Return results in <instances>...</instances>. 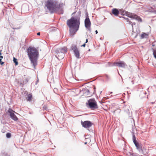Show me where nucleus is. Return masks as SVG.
I'll list each match as a JSON object with an SVG mask.
<instances>
[{
    "label": "nucleus",
    "mask_w": 156,
    "mask_h": 156,
    "mask_svg": "<svg viewBox=\"0 0 156 156\" xmlns=\"http://www.w3.org/2000/svg\"><path fill=\"white\" fill-rule=\"evenodd\" d=\"M80 16L79 17H72L67 21V25L69 27L70 34L73 36L79 30L80 23Z\"/></svg>",
    "instance_id": "f257e3e1"
},
{
    "label": "nucleus",
    "mask_w": 156,
    "mask_h": 156,
    "mask_svg": "<svg viewBox=\"0 0 156 156\" xmlns=\"http://www.w3.org/2000/svg\"><path fill=\"white\" fill-rule=\"evenodd\" d=\"M27 54L31 61V64L35 69L37 65V58L38 55V52L35 48L30 47L27 49Z\"/></svg>",
    "instance_id": "f03ea898"
},
{
    "label": "nucleus",
    "mask_w": 156,
    "mask_h": 156,
    "mask_svg": "<svg viewBox=\"0 0 156 156\" xmlns=\"http://www.w3.org/2000/svg\"><path fill=\"white\" fill-rule=\"evenodd\" d=\"M58 4L56 0H48L45 3V6L51 13L55 12Z\"/></svg>",
    "instance_id": "7ed1b4c3"
},
{
    "label": "nucleus",
    "mask_w": 156,
    "mask_h": 156,
    "mask_svg": "<svg viewBox=\"0 0 156 156\" xmlns=\"http://www.w3.org/2000/svg\"><path fill=\"white\" fill-rule=\"evenodd\" d=\"M120 11H121L122 14V15H125L126 16H127L128 17L136 20L138 21H142V20L141 18L137 16L136 15H135L134 14H132V13H130L128 12H127L125 10L122 9Z\"/></svg>",
    "instance_id": "20e7f679"
},
{
    "label": "nucleus",
    "mask_w": 156,
    "mask_h": 156,
    "mask_svg": "<svg viewBox=\"0 0 156 156\" xmlns=\"http://www.w3.org/2000/svg\"><path fill=\"white\" fill-rule=\"evenodd\" d=\"M133 140L134 144L136 146L137 149L139 152L142 154H144L143 150V149L142 145L137 142L136 138L134 133H132Z\"/></svg>",
    "instance_id": "39448f33"
},
{
    "label": "nucleus",
    "mask_w": 156,
    "mask_h": 156,
    "mask_svg": "<svg viewBox=\"0 0 156 156\" xmlns=\"http://www.w3.org/2000/svg\"><path fill=\"white\" fill-rule=\"evenodd\" d=\"M87 104L88 105L90 108L94 109L98 108L97 102L94 99H91L88 100V103H87Z\"/></svg>",
    "instance_id": "423d86ee"
},
{
    "label": "nucleus",
    "mask_w": 156,
    "mask_h": 156,
    "mask_svg": "<svg viewBox=\"0 0 156 156\" xmlns=\"http://www.w3.org/2000/svg\"><path fill=\"white\" fill-rule=\"evenodd\" d=\"M67 48L66 47H64L62 48H59L56 51L57 54L60 59L63 58L64 57V54L67 52Z\"/></svg>",
    "instance_id": "0eeeda50"
},
{
    "label": "nucleus",
    "mask_w": 156,
    "mask_h": 156,
    "mask_svg": "<svg viewBox=\"0 0 156 156\" xmlns=\"http://www.w3.org/2000/svg\"><path fill=\"white\" fill-rule=\"evenodd\" d=\"M118 66L119 67L122 68H125L126 66V65L124 62L120 61L111 63L110 65V66Z\"/></svg>",
    "instance_id": "6e6552de"
},
{
    "label": "nucleus",
    "mask_w": 156,
    "mask_h": 156,
    "mask_svg": "<svg viewBox=\"0 0 156 156\" xmlns=\"http://www.w3.org/2000/svg\"><path fill=\"white\" fill-rule=\"evenodd\" d=\"M81 122L82 126L85 128H89L92 126V123L89 121H81Z\"/></svg>",
    "instance_id": "1a4fd4ad"
},
{
    "label": "nucleus",
    "mask_w": 156,
    "mask_h": 156,
    "mask_svg": "<svg viewBox=\"0 0 156 156\" xmlns=\"http://www.w3.org/2000/svg\"><path fill=\"white\" fill-rule=\"evenodd\" d=\"M71 49L73 51L74 55L76 58H80V53L78 49L76 46L73 45L71 47Z\"/></svg>",
    "instance_id": "9d476101"
},
{
    "label": "nucleus",
    "mask_w": 156,
    "mask_h": 156,
    "mask_svg": "<svg viewBox=\"0 0 156 156\" xmlns=\"http://www.w3.org/2000/svg\"><path fill=\"white\" fill-rule=\"evenodd\" d=\"M84 23L85 27L88 29L90 31V27L91 25V22L88 17H87L85 19Z\"/></svg>",
    "instance_id": "9b49d317"
},
{
    "label": "nucleus",
    "mask_w": 156,
    "mask_h": 156,
    "mask_svg": "<svg viewBox=\"0 0 156 156\" xmlns=\"http://www.w3.org/2000/svg\"><path fill=\"white\" fill-rule=\"evenodd\" d=\"M8 112L10 114V115L11 118L13 120H14V121H17L18 120V118L15 115L14 113L15 112L13 111L11 109H9Z\"/></svg>",
    "instance_id": "f8f14e48"
},
{
    "label": "nucleus",
    "mask_w": 156,
    "mask_h": 156,
    "mask_svg": "<svg viewBox=\"0 0 156 156\" xmlns=\"http://www.w3.org/2000/svg\"><path fill=\"white\" fill-rule=\"evenodd\" d=\"M57 8L56 9V11L55 12H57L59 14H63V8L60 6V5L58 4Z\"/></svg>",
    "instance_id": "ddd939ff"
},
{
    "label": "nucleus",
    "mask_w": 156,
    "mask_h": 156,
    "mask_svg": "<svg viewBox=\"0 0 156 156\" xmlns=\"http://www.w3.org/2000/svg\"><path fill=\"white\" fill-rule=\"evenodd\" d=\"M82 91L84 95L88 96V97H90L91 95L90 90L89 89L84 88Z\"/></svg>",
    "instance_id": "4468645a"
},
{
    "label": "nucleus",
    "mask_w": 156,
    "mask_h": 156,
    "mask_svg": "<svg viewBox=\"0 0 156 156\" xmlns=\"http://www.w3.org/2000/svg\"><path fill=\"white\" fill-rule=\"evenodd\" d=\"M123 108L124 111L126 112L127 115L130 116V113L129 109V108H130L129 106L127 105L123 107Z\"/></svg>",
    "instance_id": "2eb2a0df"
},
{
    "label": "nucleus",
    "mask_w": 156,
    "mask_h": 156,
    "mask_svg": "<svg viewBox=\"0 0 156 156\" xmlns=\"http://www.w3.org/2000/svg\"><path fill=\"white\" fill-rule=\"evenodd\" d=\"M112 13L115 16H117L119 14V12L116 9H112Z\"/></svg>",
    "instance_id": "dca6fc26"
},
{
    "label": "nucleus",
    "mask_w": 156,
    "mask_h": 156,
    "mask_svg": "<svg viewBox=\"0 0 156 156\" xmlns=\"http://www.w3.org/2000/svg\"><path fill=\"white\" fill-rule=\"evenodd\" d=\"M149 34V33H143V34H141L140 38L141 39H143L144 38H147Z\"/></svg>",
    "instance_id": "f3484780"
},
{
    "label": "nucleus",
    "mask_w": 156,
    "mask_h": 156,
    "mask_svg": "<svg viewBox=\"0 0 156 156\" xmlns=\"http://www.w3.org/2000/svg\"><path fill=\"white\" fill-rule=\"evenodd\" d=\"M32 96L30 94L28 95L27 99V101H30L31 99Z\"/></svg>",
    "instance_id": "a211bd4d"
},
{
    "label": "nucleus",
    "mask_w": 156,
    "mask_h": 156,
    "mask_svg": "<svg viewBox=\"0 0 156 156\" xmlns=\"http://www.w3.org/2000/svg\"><path fill=\"white\" fill-rule=\"evenodd\" d=\"M30 77H27V78H26L25 79H24V82L25 83H27L28 82L29 80H30Z\"/></svg>",
    "instance_id": "6ab92c4d"
},
{
    "label": "nucleus",
    "mask_w": 156,
    "mask_h": 156,
    "mask_svg": "<svg viewBox=\"0 0 156 156\" xmlns=\"http://www.w3.org/2000/svg\"><path fill=\"white\" fill-rule=\"evenodd\" d=\"M13 61L16 65H18V63L17 61V59L16 58H13Z\"/></svg>",
    "instance_id": "aec40b11"
},
{
    "label": "nucleus",
    "mask_w": 156,
    "mask_h": 156,
    "mask_svg": "<svg viewBox=\"0 0 156 156\" xmlns=\"http://www.w3.org/2000/svg\"><path fill=\"white\" fill-rule=\"evenodd\" d=\"M54 92L56 94H58V90L56 88H55L54 89Z\"/></svg>",
    "instance_id": "412c9836"
},
{
    "label": "nucleus",
    "mask_w": 156,
    "mask_h": 156,
    "mask_svg": "<svg viewBox=\"0 0 156 156\" xmlns=\"http://www.w3.org/2000/svg\"><path fill=\"white\" fill-rule=\"evenodd\" d=\"M6 137L8 138H9L11 137V134L10 133H7L6 134Z\"/></svg>",
    "instance_id": "4be33fe9"
},
{
    "label": "nucleus",
    "mask_w": 156,
    "mask_h": 156,
    "mask_svg": "<svg viewBox=\"0 0 156 156\" xmlns=\"http://www.w3.org/2000/svg\"><path fill=\"white\" fill-rule=\"evenodd\" d=\"M153 54L154 57L156 58V50H153Z\"/></svg>",
    "instance_id": "5701e85b"
},
{
    "label": "nucleus",
    "mask_w": 156,
    "mask_h": 156,
    "mask_svg": "<svg viewBox=\"0 0 156 156\" xmlns=\"http://www.w3.org/2000/svg\"><path fill=\"white\" fill-rule=\"evenodd\" d=\"M129 23L132 26V27H133V25H135V24H136V23H135V22H133V23L131 21L130 22V23Z\"/></svg>",
    "instance_id": "b1692460"
},
{
    "label": "nucleus",
    "mask_w": 156,
    "mask_h": 156,
    "mask_svg": "<svg viewBox=\"0 0 156 156\" xmlns=\"http://www.w3.org/2000/svg\"><path fill=\"white\" fill-rule=\"evenodd\" d=\"M117 111H118V112L119 113H120V111H121V110L119 109V108H118V109H117V110H115L114 111V112L115 113V112Z\"/></svg>",
    "instance_id": "393cba45"
},
{
    "label": "nucleus",
    "mask_w": 156,
    "mask_h": 156,
    "mask_svg": "<svg viewBox=\"0 0 156 156\" xmlns=\"http://www.w3.org/2000/svg\"><path fill=\"white\" fill-rule=\"evenodd\" d=\"M126 20L127 21V22H128L129 23H130V21L129 20V19L128 18H126Z\"/></svg>",
    "instance_id": "a878e982"
},
{
    "label": "nucleus",
    "mask_w": 156,
    "mask_h": 156,
    "mask_svg": "<svg viewBox=\"0 0 156 156\" xmlns=\"http://www.w3.org/2000/svg\"><path fill=\"white\" fill-rule=\"evenodd\" d=\"M4 63V62H2V61L1 62H0V64H1V65H2Z\"/></svg>",
    "instance_id": "bb28decb"
},
{
    "label": "nucleus",
    "mask_w": 156,
    "mask_h": 156,
    "mask_svg": "<svg viewBox=\"0 0 156 156\" xmlns=\"http://www.w3.org/2000/svg\"><path fill=\"white\" fill-rule=\"evenodd\" d=\"M85 45H86V44H85V43L84 44H83L81 46V47H85Z\"/></svg>",
    "instance_id": "cd10ccee"
},
{
    "label": "nucleus",
    "mask_w": 156,
    "mask_h": 156,
    "mask_svg": "<svg viewBox=\"0 0 156 156\" xmlns=\"http://www.w3.org/2000/svg\"><path fill=\"white\" fill-rule=\"evenodd\" d=\"M40 32H38V33H37V35H40Z\"/></svg>",
    "instance_id": "c85d7f7f"
},
{
    "label": "nucleus",
    "mask_w": 156,
    "mask_h": 156,
    "mask_svg": "<svg viewBox=\"0 0 156 156\" xmlns=\"http://www.w3.org/2000/svg\"><path fill=\"white\" fill-rule=\"evenodd\" d=\"M88 42V39H87L86 40V42H85V43H87V42Z\"/></svg>",
    "instance_id": "c756f323"
},
{
    "label": "nucleus",
    "mask_w": 156,
    "mask_h": 156,
    "mask_svg": "<svg viewBox=\"0 0 156 156\" xmlns=\"http://www.w3.org/2000/svg\"><path fill=\"white\" fill-rule=\"evenodd\" d=\"M3 58V57L2 56L0 55V58H2V59Z\"/></svg>",
    "instance_id": "7c9ffc66"
},
{
    "label": "nucleus",
    "mask_w": 156,
    "mask_h": 156,
    "mask_svg": "<svg viewBox=\"0 0 156 156\" xmlns=\"http://www.w3.org/2000/svg\"><path fill=\"white\" fill-rule=\"evenodd\" d=\"M95 32L96 34H97L98 33V31L97 30H96L95 31Z\"/></svg>",
    "instance_id": "2f4dec72"
},
{
    "label": "nucleus",
    "mask_w": 156,
    "mask_h": 156,
    "mask_svg": "<svg viewBox=\"0 0 156 156\" xmlns=\"http://www.w3.org/2000/svg\"><path fill=\"white\" fill-rule=\"evenodd\" d=\"M2 51V50H0V55H2V53H1V51Z\"/></svg>",
    "instance_id": "473e14b6"
},
{
    "label": "nucleus",
    "mask_w": 156,
    "mask_h": 156,
    "mask_svg": "<svg viewBox=\"0 0 156 156\" xmlns=\"http://www.w3.org/2000/svg\"><path fill=\"white\" fill-rule=\"evenodd\" d=\"M38 80L37 81L36 83V84H37V83H38Z\"/></svg>",
    "instance_id": "72a5a7b5"
},
{
    "label": "nucleus",
    "mask_w": 156,
    "mask_h": 156,
    "mask_svg": "<svg viewBox=\"0 0 156 156\" xmlns=\"http://www.w3.org/2000/svg\"><path fill=\"white\" fill-rule=\"evenodd\" d=\"M23 8H24V6L23 5L22 7V9H23Z\"/></svg>",
    "instance_id": "f704fd0d"
},
{
    "label": "nucleus",
    "mask_w": 156,
    "mask_h": 156,
    "mask_svg": "<svg viewBox=\"0 0 156 156\" xmlns=\"http://www.w3.org/2000/svg\"><path fill=\"white\" fill-rule=\"evenodd\" d=\"M2 61V58H0V62Z\"/></svg>",
    "instance_id": "c9c22d12"
},
{
    "label": "nucleus",
    "mask_w": 156,
    "mask_h": 156,
    "mask_svg": "<svg viewBox=\"0 0 156 156\" xmlns=\"http://www.w3.org/2000/svg\"><path fill=\"white\" fill-rule=\"evenodd\" d=\"M112 92H110V93L109 94H112Z\"/></svg>",
    "instance_id": "e433bc0d"
},
{
    "label": "nucleus",
    "mask_w": 156,
    "mask_h": 156,
    "mask_svg": "<svg viewBox=\"0 0 156 156\" xmlns=\"http://www.w3.org/2000/svg\"><path fill=\"white\" fill-rule=\"evenodd\" d=\"M87 142H85V143H84V144H87Z\"/></svg>",
    "instance_id": "4c0bfd02"
},
{
    "label": "nucleus",
    "mask_w": 156,
    "mask_h": 156,
    "mask_svg": "<svg viewBox=\"0 0 156 156\" xmlns=\"http://www.w3.org/2000/svg\"><path fill=\"white\" fill-rule=\"evenodd\" d=\"M152 46H154V44H153V45H152Z\"/></svg>",
    "instance_id": "58836bf2"
},
{
    "label": "nucleus",
    "mask_w": 156,
    "mask_h": 156,
    "mask_svg": "<svg viewBox=\"0 0 156 156\" xmlns=\"http://www.w3.org/2000/svg\"><path fill=\"white\" fill-rule=\"evenodd\" d=\"M21 84H23L22 83H20Z\"/></svg>",
    "instance_id": "ea45409f"
}]
</instances>
